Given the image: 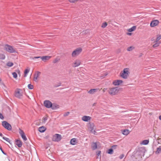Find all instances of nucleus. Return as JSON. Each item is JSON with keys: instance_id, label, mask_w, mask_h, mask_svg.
<instances>
[{"instance_id": "1", "label": "nucleus", "mask_w": 161, "mask_h": 161, "mask_svg": "<svg viewBox=\"0 0 161 161\" xmlns=\"http://www.w3.org/2000/svg\"><path fill=\"white\" fill-rule=\"evenodd\" d=\"M119 91V89L118 87L109 88L108 90V93L111 95H116Z\"/></svg>"}, {"instance_id": "2", "label": "nucleus", "mask_w": 161, "mask_h": 161, "mask_svg": "<svg viewBox=\"0 0 161 161\" xmlns=\"http://www.w3.org/2000/svg\"><path fill=\"white\" fill-rule=\"evenodd\" d=\"M4 49L6 51L10 53H14L17 52L15 48H14L13 47L8 44H5L4 45Z\"/></svg>"}, {"instance_id": "3", "label": "nucleus", "mask_w": 161, "mask_h": 161, "mask_svg": "<svg viewBox=\"0 0 161 161\" xmlns=\"http://www.w3.org/2000/svg\"><path fill=\"white\" fill-rule=\"evenodd\" d=\"M129 73V69L127 68H125L123 72L120 73V76L123 78L126 79H127Z\"/></svg>"}, {"instance_id": "4", "label": "nucleus", "mask_w": 161, "mask_h": 161, "mask_svg": "<svg viewBox=\"0 0 161 161\" xmlns=\"http://www.w3.org/2000/svg\"><path fill=\"white\" fill-rule=\"evenodd\" d=\"M23 93L22 90L20 89H18L15 92V96L19 99L22 98L23 97Z\"/></svg>"}, {"instance_id": "5", "label": "nucleus", "mask_w": 161, "mask_h": 161, "mask_svg": "<svg viewBox=\"0 0 161 161\" xmlns=\"http://www.w3.org/2000/svg\"><path fill=\"white\" fill-rule=\"evenodd\" d=\"M82 49L81 48L79 47L76 48L72 54V57H75L79 55L82 52Z\"/></svg>"}, {"instance_id": "6", "label": "nucleus", "mask_w": 161, "mask_h": 161, "mask_svg": "<svg viewBox=\"0 0 161 161\" xmlns=\"http://www.w3.org/2000/svg\"><path fill=\"white\" fill-rule=\"evenodd\" d=\"M2 125L6 129L8 130H10L12 129V127L11 125L5 121H3L2 123Z\"/></svg>"}, {"instance_id": "7", "label": "nucleus", "mask_w": 161, "mask_h": 161, "mask_svg": "<svg viewBox=\"0 0 161 161\" xmlns=\"http://www.w3.org/2000/svg\"><path fill=\"white\" fill-rule=\"evenodd\" d=\"M43 103L44 106L47 108H51L52 105V103L48 100H45Z\"/></svg>"}, {"instance_id": "8", "label": "nucleus", "mask_w": 161, "mask_h": 161, "mask_svg": "<svg viewBox=\"0 0 161 161\" xmlns=\"http://www.w3.org/2000/svg\"><path fill=\"white\" fill-rule=\"evenodd\" d=\"M159 23V21L156 19L153 20L150 23V26L151 27H153L157 26L158 25Z\"/></svg>"}, {"instance_id": "9", "label": "nucleus", "mask_w": 161, "mask_h": 161, "mask_svg": "<svg viewBox=\"0 0 161 161\" xmlns=\"http://www.w3.org/2000/svg\"><path fill=\"white\" fill-rule=\"evenodd\" d=\"M19 133L22 139L25 141L27 140V138L25 135L23 131L21 129H19Z\"/></svg>"}, {"instance_id": "10", "label": "nucleus", "mask_w": 161, "mask_h": 161, "mask_svg": "<svg viewBox=\"0 0 161 161\" xmlns=\"http://www.w3.org/2000/svg\"><path fill=\"white\" fill-rule=\"evenodd\" d=\"M41 72L39 71H37L34 75V80L36 82L37 81V79L40 76Z\"/></svg>"}, {"instance_id": "11", "label": "nucleus", "mask_w": 161, "mask_h": 161, "mask_svg": "<svg viewBox=\"0 0 161 161\" xmlns=\"http://www.w3.org/2000/svg\"><path fill=\"white\" fill-rule=\"evenodd\" d=\"M80 63L81 62L80 60H76L73 64V66L74 67H78L80 65Z\"/></svg>"}, {"instance_id": "12", "label": "nucleus", "mask_w": 161, "mask_h": 161, "mask_svg": "<svg viewBox=\"0 0 161 161\" xmlns=\"http://www.w3.org/2000/svg\"><path fill=\"white\" fill-rule=\"evenodd\" d=\"M123 81L121 80H116L113 81V84L115 86H118Z\"/></svg>"}, {"instance_id": "13", "label": "nucleus", "mask_w": 161, "mask_h": 161, "mask_svg": "<svg viewBox=\"0 0 161 161\" xmlns=\"http://www.w3.org/2000/svg\"><path fill=\"white\" fill-rule=\"evenodd\" d=\"M91 118V117L90 116H84L82 117L81 119L84 121L88 122L90 120Z\"/></svg>"}, {"instance_id": "14", "label": "nucleus", "mask_w": 161, "mask_h": 161, "mask_svg": "<svg viewBox=\"0 0 161 161\" xmlns=\"http://www.w3.org/2000/svg\"><path fill=\"white\" fill-rule=\"evenodd\" d=\"M98 90V89L97 88L91 89L88 92V93L90 94H93Z\"/></svg>"}, {"instance_id": "15", "label": "nucleus", "mask_w": 161, "mask_h": 161, "mask_svg": "<svg viewBox=\"0 0 161 161\" xmlns=\"http://www.w3.org/2000/svg\"><path fill=\"white\" fill-rule=\"evenodd\" d=\"M51 58L49 56H43L41 57V59L43 61L45 62L46 61L48 60Z\"/></svg>"}, {"instance_id": "16", "label": "nucleus", "mask_w": 161, "mask_h": 161, "mask_svg": "<svg viewBox=\"0 0 161 161\" xmlns=\"http://www.w3.org/2000/svg\"><path fill=\"white\" fill-rule=\"evenodd\" d=\"M16 144L19 147H21L22 146V143L21 141L19 140H17L15 142Z\"/></svg>"}, {"instance_id": "17", "label": "nucleus", "mask_w": 161, "mask_h": 161, "mask_svg": "<svg viewBox=\"0 0 161 161\" xmlns=\"http://www.w3.org/2000/svg\"><path fill=\"white\" fill-rule=\"evenodd\" d=\"M55 137L56 138V141H59L61 139V135H60L56 134Z\"/></svg>"}, {"instance_id": "18", "label": "nucleus", "mask_w": 161, "mask_h": 161, "mask_svg": "<svg viewBox=\"0 0 161 161\" xmlns=\"http://www.w3.org/2000/svg\"><path fill=\"white\" fill-rule=\"evenodd\" d=\"M46 130V128L44 126H42L39 128L38 130L41 132H43Z\"/></svg>"}, {"instance_id": "19", "label": "nucleus", "mask_w": 161, "mask_h": 161, "mask_svg": "<svg viewBox=\"0 0 161 161\" xmlns=\"http://www.w3.org/2000/svg\"><path fill=\"white\" fill-rule=\"evenodd\" d=\"M92 148L93 150H95L97 148V145L96 142H93L92 144Z\"/></svg>"}, {"instance_id": "20", "label": "nucleus", "mask_w": 161, "mask_h": 161, "mask_svg": "<svg viewBox=\"0 0 161 161\" xmlns=\"http://www.w3.org/2000/svg\"><path fill=\"white\" fill-rule=\"evenodd\" d=\"M76 143V139L75 138H73L70 141V143L71 144L75 145Z\"/></svg>"}, {"instance_id": "21", "label": "nucleus", "mask_w": 161, "mask_h": 161, "mask_svg": "<svg viewBox=\"0 0 161 161\" xmlns=\"http://www.w3.org/2000/svg\"><path fill=\"white\" fill-rule=\"evenodd\" d=\"M30 70V69H25L24 71V77H26L27 76V74L29 72V71Z\"/></svg>"}, {"instance_id": "22", "label": "nucleus", "mask_w": 161, "mask_h": 161, "mask_svg": "<svg viewBox=\"0 0 161 161\" xmlns=\"http://www.w3.org/2000/svg\"><path fill=\"white\" fill-rule=\"evenodd\" d=\"M59 108V106L58 105L53 104L52 105L51 108L52 109H55Z\"/></svg>"}, {"instance_id": "23", "label": "nucleus", "mask_w": 161, "mask_h": 161, "mask_svg": "<svg viewBox=\"0 0 161 161\" xmlns=\"http://www.w3.org/2000/svg\"><path fill=\"white\" fill-rule=\"evenodd\" d=\"M129 133V130H124L122 131V134L124 135H127Z\"/></svg>"}, {"instance_id": "24", "label": "nucleus", "mask_w": 161, "mask_h": 161, "mask_svg": "<svg viewBox=\"0 0 161 161\" xmlns=\"http://www.w3.org/2000/svg\"><path fill=\"white\" fill-rule=\"evenodd\" d=\"M136 26H134L131 28L129 29L128 30V31L130 32H132L135 31L136 30Z\"/></svg>"}, {"instance_id": "25", "label": "nucleus", "mask_w": 161, "mask_h": 161, "mask_svg": "<svg viewBox=\"0 0 161 161\" xmlns=\"http://www.w3.org/2000/svg\"><path fill=\"white\" fill-rule=\"evenodd\" d=\"M149 142V141L148 140H144L142 142L141 144H143V145H146Z\"/></svg>"}, {"instance_id": "26", "label": "nucleus", "mask_w": 161, "mask_h": 161, "mask_svg": "<svg viewBox=\"0 0 161 161\" xmlns=\"http://www.w3.org/2000/svg\"><path fill=\"white\" fill-rule=\"evenodd\" d=\"M161 152V147L160 146H159L157 148V151L156 152V154H158V153H159Z\"/></svg>"}, {"instance_id": "27", "label": "nucleus", "mask_w": 161, "mask_h": 161, "mask_svg": "<svg viewBox=\"0 0 161 161\" xmlns=\"http://www.w3.org/2000/svg\"><path fill=\"white\" fill-rule=\"evenodd\" d=\"M3 139L4 140L7 142H8L9 143H10V141L8 138L4 137V136H3Z\"/></svg>"}, {"instance_id": "28", "label": "nucleus", "mask_w": 161, "mask_h": 161, "mask_svg": "<svg viewBox=\"0 0 161 161\" xmlns=\"http://www.w3.org/2000/svg\"><path fill=\"white\" fill-rule=\"evenodd\" d=\"M5 58V55L3 54H0V59H4Z\"/></svg>"}, {"instance_id": "29", "label": "nucleus", "mask_w": 161, "mask_h": 161, "mask_svg": "<svg viewBox=\"0 0 161 161\" xmlns=\"http://www.w3.org/2000/svg\"><path fill=\"white\" fill-rule=\"evenodd\" d=\"M108 24L107 23L104 22L101 25V27L103 28H105L107 25Z\"/></svg>"}, {"instance_id": "30", "label": "nucleus", "mask_w": 161, "mask_h": 161, "mask_svg": "<svg viewBox=\"0 0 161 161\" xmlns=\"http://www.w3.org/2000/svg\"><path fill=\"white\" fill-rule=\"evenodd\" d=\"M134 48V47H133L130 46L128 47L127 48V50L128 51H131Z\"/></svg>"}, {"instance_id": "31", "label": "nucleus", "mask_w": 161, "mask_h": 161, "mask_svg": "<svg viewBox=\"0 0 161 161\" xmlns=\"http://www.w3.org/2000/svg\"><path fill=\"white\" fill-rule=\"evenodd\" d=\"M113 152V150L112 148H110L108 149V154H112Z\"/></svg>"}, {"instance_id": "32", "label": "nucleus", "mask_w": 161, "mask_h": 161, "mask_svg": "<svg viewBox=\"0 0 161 161\" xmlns=\"http://www.w3.org/2000/svg\"><path fill=\"white\" fill-rule=\"evenodd\" d=\"M28 87L30 89H32L34 88L33 85H32L31 84H28Z\"/></svg>"}, {"instance_id": "33", "label": "nucleus", "mask_w": 161, "mask_h": 161, "mask_svg": "<svg viewBox=\"0 0 161 161\" xmlns=\"http://www.w3.org/2000/svg\"><path fill=\"white\" fill-rule=\"evenodd\" d=\"M7 65L9 67H12L13 65V64L12 62H9L7 63Z\"/></svg>"}, {"instance_id": "34", "label": "nucleus", "mask_w": 161, "mask_h": 161, "mask_svg": "<svg viewBox=\"0 0 161 161\" xmlns=\"http://www.w3.org/2000/svg\"><path fill=\"white\" fill-rule=\"evenodd\" d=\"M12 75H13V76L14 78H16L17 77V74L16 72H13L12 73Z\"/></svg>"}, {"instance_id": "35", "label": "nucleus", "mask_w": 161, "mask_h": 161, "mask_svg": "<svg viewBox=\"0 0 161 161\" xmlns=\"http://www.w3.org/2000/svg\"><path fill=\"white\" fill-rule=\"evenodd\" d=\"M159 43H158V42H156L153 45V47H156L159 46Z\"/></svg>"}, {"instance_id": "36", "label": "nucleus", "mask_w": 161, "mask_h": 161, "mask_svg": "<svg viewBox=\"0 0 161 161\" xmlns=\"http://www.w3.org/2000/svg\"><path fill=\"white\" fill-rule=\"evenodd\" d=\"M161 39V35H159L158 36L156 39V42H157L160 39Z\"/></svg>"}, {"instance_id": "37", "label": "nucleus", "mask_w": 161, "mask_h": 161, "mask_svg": "<svg viewBox=\"0 0 161 161\" xmlns=\"http://www.w3.org/2000/svg\"><path fill=\"white\" fill-rule=\"evenodd\" d=\"M78 0H69V1L70 3H74L77 1Z\"/></svg>"}, {"instance_id": "38", "label": "nucleus", "mask_w": 161, "mask_h": 161, "mask_svg": "<svg viewBox=\"0 0 161 161\" xmlns=\"http://www.w3.org/2000/svg\"><path fill=\"white\" fill-rule=\"evenodd\" d=\"M69 114V112H66L64 114V116H68Z\"/></svg>"}, {"instance_id": "39", "label": "nucleus", "mask_w": 161, "mask_h": 161, "mask_svg": "<svg viewBox=\"0 0 161 161\" xmlns=\"http://www.w3.org/2000/svg\"><path fill=\"white\" fill-rule=\"evenodd\" d=\"M0 149L3 154L6 155V153L3 151L2 147L0 148Z\"/></svg>"}, {"instance_id": "40", "label": "nucleus", "mask_w": 161, "mask_h": 161, "mask_svg": "<svg viewBox=\"0 0 161 161\" xmlns=\"http://www.w3.org/2000/svg\"><path fill=\"white\" fill-rule=\"evenodd\" d=\"M41 57H40V56L34 57L33 58V59H34L35 58H40L41 59Z\"/></svg>"}, {"instance_id": "41", "label": "nucleus", "mask_w": 161, "mask_h": 161, "mask_svg": "<svg viewBox=\"0 0 161 161\" xmlns=\"http://www.w3.org/2000/svg\"><path fill=\"white\" fill-rule=\"evenodd\" d=\"M0 118L1 119H3V115L1 113H0Z\"/></svg>"}, {"instance_id": "42", "label": "nucleus", "mask_w": 161, "mask_h": 161, "mask_svg": "<svg viewBox=\"0 0 161 161\" xmlns=\"http://www.w3.org/2000/svg\"><path fill=\"white\" fill-rule=\"evenodd\" d=\"M124 157V154H121L120 156L119 157V158L120 159H122Z\"/></svg>"}, {"instance_id": "43", "label": "nucleus", "mask_w": 161, "mask_h": 161, "mask_svg": "<svg viewBox=\"0 0 161 161\" xmlns=\"http://www.w3.org/2000/svg\"><path fill=\"white\" fill-rule=\"evenodd\" d=\"M101 152L100 151H98L97 153V155L99 156V155L101 154Z\"/></svg>"}, {"instance_id": "44", "label": "nucleus", "mask_w": 161, "mask_h": 161, "mask_svg": "<svg viewBox=\"0 0 161 161\" xmlns=\"http://www.w3.org/2000/svg\"><path fill=\"white\" fill-rule=\"evenodd\" d=\"M47 119V118H44L43 119V120L44 121H46Z\"/></svg>"}, {"instance_id": "45", "label": "nucleus", "mask_w": 161, "mask_h": 161, "mask_svg": "<svg viewBox=\"0 0 161 161\" xmlns=\"http://www.w3.org/2000/svg\"><path fill=\"white\" fill-rule=\"evenodd\" d=\"M159 119L160 120H161V115L159 116Z\"/></svg>"}, {"instance_id": "46", "label": "nucleus", "mask_w": 161, "mask_h": 161, "mask_svg": "<svg viewBox=\"0 0 161 161\" xmlns=\"http://www.w3.org/2000/svg\"><path fill=\"white\" fill-rule=\"evenodd\" d=\"M0 136H3L2 134L1 133H0Z\"/></svg>"}, {"instance_id": "47", "label": "nucleus", "mask_w": 161, "mask_h": 161, "mask_svg": "<svg viewBox=\"0 0 161 161\" xmlns=\"http://www.w3.org/2000/svg\"><path fill=\"white\" fill-rule=\"evenodd\" d=\"M61 84L60 83L59 84L58 86H60L61 85Z\"/></svg>"}, {"instance_id": "48", "label": "nucleus", "mask_w": 161, "mask_h": 161, "mask_svg": "<svg viewBox=\"0 0 161 161\" xmlns=\"http://www.w3.org/2000/svg\"><path fill=\"white\" fill-rule=\"evenodd\" d=\"M128 35H131V33H128Z\"/></svg>"}, {"instance_id": "49", "label": "nucleus", "mask_w": 161, "mask_h": 161, "mask_svg": "<svg viewBox=\"0 0 161 161\" xmlns=\"http://www.w3.org/2000/svg\"><path fill=\"white\" fill-rule=\"evenodd\" d=\"M107 75V74H105V76H106V75Z\"/></svg>"}, {"instance_id": "50", "label": "nucleus", "mask_w": 161, "mask_h": 161, "mask_svg": "<svg viewBox=\"0 0 161 161\" xmlns=\"http://www.w3.org/2000/svg\"><path fill=\"white\" fill-rule=\"evenodd\" d=\"M1 81V80L0 79V81Z\"/></svg>"}, {"instance_id": "51", "label": "nucleus", "mask_w": 161, "mask_h": 161, "mask_svg": "<svg viewBox=\"0 0 161 161\" xmlns=\"http://www.w3.org/2000/svg\"><path fill=\"white\" fill-rule=\"evenodd\" d=\"M1 147L0 146V148Z\"/></svg>"}]
</instances>
